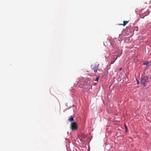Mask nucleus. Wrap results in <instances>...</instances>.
I'll list each match as a JSON object with an SVG mask.
<instances>
[{
	"label": "nucleus",
	"mask_w": 151,
	"mask_h": 151,
	"mask_svg": "<svg viewBox=\"0 0 151 151\" xmlns=\"http://www.w3.org/2000/svg\"><path fill=\"white\" fill-rule=\"evenodd\" d=\"M122 68H120L119 69V70L121 71L122 70Z\"/></svg>",
	"instance_id": "9b49d317"
},
{
	"label": "nucleus",
	"mask_w": 151,
	"mask_h": 151,
	"mask_svg": "<svg viewBox=\"0 0 151 151\" xmlns=\"http://www.w3.org/2000/svg\"><path fill=\"white\" fill-rule=\"evenodd\" d=\"M69 120L70 122H72L73 121V117L71 116L69 119Z\"/></svg>",
	"instance_id": "423d86ee"
},
{
	"label": "nucleus",
	"mask_w": 151,
	"mask_h": 151,
	"mask_svg": "<svg viewBox=\"0 0 151 151\" xmlns=\"http://www.w3.org/2000/svg\"><path fill=\"white\" fill-rule=\"evenodd\" d=\"M129 22V21H123V24H120L119 25H122L123 26H124Z\"/></svg>",
	"instance_id": "39448f33"
},
{
	"label": "nucleus",
	"mask_w": 151,
	"mask_h": 151,
	"mask_svg": "<svg viewBox=\"0 0 151 151\" xmlns=\"http://www.w3.org/2000/svg\"><path fill=\"white\" fill-rule=\"evenodd\" d=\"M141 78V79L140 81L141 84L143 85L144 86H145L146 83L148 81L149 77L147 76H143Z\"/></svg>",
	"instance_id": "f257e3e1"
},
{
	"label": "nucleus",
	"mask_w": 151,
	"mask_h": 151,
	"mask_svg": "<svg viewBox=\"0 0 151 151\" xmlns=\"http://www.w3.org/2000/svg\"><path fill=\"white\" fill-rule=\"evenodd\" d=\"M99 78L98 77H97L96 78V79L95 80V81L97 82H98V80H99Z\"/></svg>",
	"instance_id": "9d476101"
},
{
	"label": "nucleus",
	"mask_w": 151,
	"mask_h": 151,
	"mask_svg": "<svg viewBox=\"0 0 151 151\" xmlns=\"http://www.w3.org/2000/svg\"><path fill=\"white\" fill-rule=\"evenodd\" d=\"M139 83V81L138 80H137V83L138 84Z\"/></svg>",
	"instance_id": "f8f14e48"
},
{
	"label": "nucleus",
	"mask_w": 151,
	"mask_h": 151,
	"mask_svg": "<svg viewBox=\"0 0 151 151\" xmlns=\"http://www.w3.org/2000/svg\"><path fill=\"white\" fill-rule=\"evenodd\" d=\"M124 126L126 132H127V126L125 124H124Z\"/></svg>",
	"instance_id": "1a4fd4ad"
},
{
	"label": "nucleus",
	"mask_w": 151,
	"mask_h": 151,
	"mask_svg": "<svg viewBox=\"0 0 151 151\" xmlns=\"http://www.w3.org/2000/svg\"><path fill=\"white\" fill-rule=\"evenodd\" d=\"M117 58V57H116V59H114V60H113V61H112L111 63V64H112L116 60V59Z\"/></svg>",
	"instance_id": "6e6552de"
},
{
	"label": "nucleus",
	"mask_w": 151,
	"mask_h": 151,
	"mask_svg": "<svg viewBox=\"0 0 151 151\" xmlns=\"http://www.w3.org/2000/svg\"><path fill=\"white\" fill-rule=\"evenodd\" d=\"M70 128L72 130H75L77 129L78 127L77 124L76 122H72L70 124Z\"/></svg>",
	"instance_id": "f03ea898"
},
{
	"label": "nucleus",
	"mask_w": 151,
	"mask_h": 151,
	"mask_svg": "<svg viewBox=\"0 0 151 151\" xmlns=\"http://www.w3.org/2000/svg\"><path fill=\"white\" fill-rule=\"evenodd\" d=\"M99 66V64L92 65L91 66L92 69L93 70L95 73H96L97 72Z\"/></svg>",
	"instance_id": "7ed1b4c3"
},
{
	"label": "nucleus",
	"mask_w": 151,
	"mask_h": 151,
	"mask_svg": "<svg viewBox=\"0 0 151 151\" xmlns=\"http://www.w3.org/2000/svg\"><path fill=\"white\" fill-rule=\"evenodd\" d=\"M149 63H150V62H149L146 61L145 63H144L143 64V65H148L149 64Z\"/></svg>",
	"instance_id": "0eeeda50"
},
{
	"label": "nucleus",
	"mask_w": 151,
	"mask_h": 151,
	"mask_svg": "<svg viewBox=\"0 0 151 151\" xmlns=\"http://www.w3.org/2000/svg\"><path fill=\"white\" fill-rule=\"evenodd\" d=\"M150 13V12L149 11H147L146 12H145L144 14H141L140 15V17L141 18H143L145 16H146L148 15Z\"/></svg>",
	"instance_id": "20e7f679"
}]
</instances>
